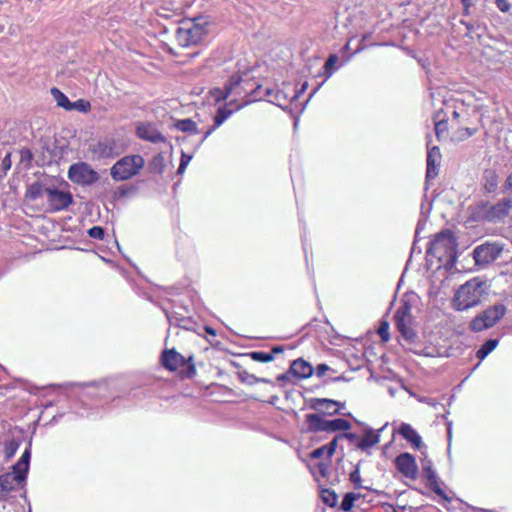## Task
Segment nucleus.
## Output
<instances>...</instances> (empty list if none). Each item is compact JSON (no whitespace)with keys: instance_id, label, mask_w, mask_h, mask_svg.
<instances>
[{"instance_id":"nucleus-59","label":"nucleus","mask_w":512,"mask_h":512,"mask_svg":"<svg viewBox=\"0 0 512 512\" xmlns=\"http://www.w3.org/2000/svg\"><path fill=\"white\" fill-rule=\"evenodd\" d=\"M342 380H343V377H342V376L337 377V378H335V379H334V381H342Z\"/></svg>"},{"instance_id":"nucleus-6","label":"nucleus","mask_w":512,"mask_h":512,"mask_svg":"<svg viewBox=\"0 0 512 512\" xmlns=\"http://www.w3.org/2000/svg\"><path fill=\"white\" fill-rule=\"evenodd\" d=\"M506 314V307L503 304H495L475 316L470 322V329L481 332L493 327Z\"/></svg>"},{"instance_id":"nucleus-4","label":"nucleus","mask_w":512,"mask_h":512,"mask_svg":"<svg viewBox=\"0 0 512 512\" xmlns=\"http://www.w3.org/2000/svg\"><path fill=\"white\" fill-rule=\"evenodd\" d=\"M396 327L406 342L407 349L415 354H422V351L416 347L417 334L412 328L411 306L408 302L402 303L394 316Z\"/></svg>"},{"instance_id":"nucleus-13","label":"nucleus","mask_w":512,"mask_h":512,"mask_svg":"<svg viewBox=\"0 0 512 512\" xmlns=\"http://www.w3.org/2000/svg\"><path fill=\"white\" fill-rule=\"evenodd\" d=\"M46 196L53 210L65 209L72 203V196L69 192L47 188Z\"/></svg>"},{"instance_id":"nucleus-58","label":"nucleus","mask_w":512,"mask_h":512,"mask_svg":"<svg viewBox=\"0 0 512 512\" xmlns=\"http://www.w3.org/2000/svg\"><path fill=\"white\" fill-rule=\"evenodd\" d=\"M306 88H307V83H304L303 86H302L301 91L303 92Z\"/></svg>"},{"instance_id":"nucleus-15","label":"nucleus","mask_w":512,"mask_h":512,"mask_svg":"<svg viewBox=\"0 0 512 512\" xmlns=\"http://www.w3.org/2000/svg\"><path fill=\"white\" fill-rule=\"evenodd\" d=\"M25 480L24 475L16 473H6L0 476V498H5L9 492L16 489Z\"/></svg>"},{"instance_id":"nucleus-56","label":"nucleus","mask_w":512,"mask_h":512,"mask_svg":"<svg viewBox=\"0 0 512 512\" xmlns=\"http://www.w3.org/2000/svg\"><path fill=\"white\" fill-rule=\"evenodd\" d=\"M458 117H459V113H458L457 111H454V112H453V118H455V119H456V118H458Z\"/></svg>"},{"instance_id":"nucleus-57","label":"nucleus","mask_w":512,"mask_h":512,"mask_svg":"<svg viewBox=\"0 0 512 512\" xmlns=\"http://www.w3.org/2000/svg\"><path fill=\"white\" fill-rule=\"evenodd\" d=\"M469 9L470 8H464V15H468L469 14Z\"/></svg>"},{"instance_id":"nucleus-19","label":"nucleus","mask_w":512,"mask_h":512,"mask_svg":"<svg viewBox=\"0 0 512 512\" xmlns=\"http://www.w3.org/2000/svg\"><path fill=\"white\" fill-rule=\"evenodd\" d=\"M310 408L328 415L336 414L339 411V402L327 398H314L310 402Z\"/></svg>"},{"instance_id":"nucleus-29","label":"nucleus","mask_w":512,"mask_h":512,"mask_svg":"<svg viewBox=\"0 0 512 512\" xmlns=\"http://www.w3.org/2000/svg\"><path fill=\"white\" fill-rule=\"evenodd\" d=\"M51 94L58 106L64 108L67 111L69 110L72 102L69 101L68 97L64 93H62L58 88H52Z\"/></svg>"},{"instance_id":"nucleus-25","label":"nucleus","mask_w":512,"mask_h":512,"mask_svg":"<svg viewBox=\"0 0 512 512\" xmlns=\"http://www.w3.org/2000/svg\"><path fill=\"white\" fill-rule=\"evenodd\" d=\"M350 428V422L345 419L337 418L333 420H327L326 432L347 431Z\"/></svg>"},{"instance_id":"nucleus-51","label":"nucleus","mask_w":512,"mask_h":512,"mask_svg":"<svg viewBox=\"0 0 512 512\" xmlns=\"http://www.w3.org/2000/svg\"><path fill=\"white\" fill-rule=\"evenodd\" d=\"M461 3H462L464 8H470L472 6V1L471 0H461Z\"/></svg>"},{"instance_id":"nucleus-55","label":"nucleus","mask_w":512,"mask_h":512,"mask_svg":"<svg viewBox=\"0 0 512 512\" xmlns=\"http://www.w3.org/2000/svg\"><path fill=\"white\" fill-rule=\"evenodd\" d=\"M206 331L209 333V334H212V335H215V331L211 328V327H207L206 328Z\"/></svg>"},{"instance_id":"nucleus-2","label":"nucleus","mask_w":512,"mask_h":512,"mask_svg":"<svg viewBox=\"0 0 512 512\" xmlns=\"http://www.w3.org/2000/svg\"><path fill=\"white\" fill-rule=\"evenodd\" d=\"M427 254L436 258L441 264L453 263L457 254V241L454 233L445 229L436 234L430 242Z\"/></svg>"},{"instance_id":"nucleus-26","label":"nucleus","mask_w":512,"mask_h":512,"mask_svg":"<svg viewBox=\"0 0 512 512\" xmlns=\"http://www.w3.org/2000/svg\"><path fill=\"white\" fill-rule=\"evenodd\" d=\"M175 128L179 131H182V132H187V133H190V134H197L199 133V130L197 128V124L191 120V119H182V120H178L176 123H175Z\"/></svg>"},{"instance_id":"nucleus-1","label":"nucleus","mask_w":512,"mask_h":512,"mask_svg":"<svg viewBox=\"0 0 512 512\" xmlns=\"http://www.w3.org/2000/svg\"><path fill=\"white\" fill-rule=\"evenodd\" d=\"M488 294L486 281L480 278H473L465 282L456 291L453 298V306L459 311L479 305L485 295Z\"/></svg>"},{"instance_id":"nucleus-42","label":"nucleus","mask_w":512,"mask_h":512,"mask_svg":"<svg viewBox=\"0 0 512 512\" xmlns=\"http://www.w3.org/2000/svg\"><path fill=\"white\" fill-rule=\"evenodd\" d=\"M495 5L503 13H508L512 7L507 0H495Z\"/></svg>"},{"instance_id":"nucleus-62","label":"nucleus","mask_w":512,"mask_h":512,"mask_svg":"<svg viewBox=\"0 0 512 512\" xmlns=\"http://www.w3.org/2000/svg\"><path fill=\"white\" fill-rule=\"evenodd\" d=\"M266 94H267V95H271V90H270V89H267V90H266Z\"/></svg>"},{"instance_id":"nucleus-32","label":"nucleus","mask_w":512,"mask_h":512,"mask_svg":"<svg viewBox=\"0 0 512 512\" xmlns=\"http://www.w3.org/2000/svg\"><path fill=\"white\" fill-rule=\"evenodd\" d=\"M359 498V494L355 493H347L345 494L342 503H341V509L345 512H348L352 509L354 505V501Z\"/></svg>"},{"instance_id":"nucleus-28","label":"nucleus","mask_w":512,"mask_h":512,"mask_svg":"<svg viewBox=\"0 0 512 512\" xmlns=\"http://www.w3.org/2000/svg\"><path fill=\"white\" fill-rule=\"evenodd\" d=\"M498 345V340L489 339L487 340L480 349L476 352L477 358L483 360L486 356H488Z\"/></svg>"},{"instance_id":"nucleus-31","label":"nucleus","mask_w":512,"mask_h":512,"mask_svg":"<svg viewBox=\"0 0 512 512\" xmlns=\"http://www.w3.org/2000/svg\"><path fill=\"white\" fill-rule=\"evenodd\" d=\"M251 359L261 363H267L274 359V356L270 352L255 351L250 353Z\"/></svg>"},{"instance_id":"nucleus-44","label":"nucleus","mask_w":512,"mask_h":512,"mask_svg":"<svg viewBox=\"0 0 512 512\" xmlns=\"http://www.w3.org/2000/svg\"><path fill=\"white\" fill-rule=\"evenodd\" d=\"M191 158L192 157L187 154H184V153L182 154L180 165L178 167L179 174H182L184 172V170L186 169L187 165L189 164Z\"/></svg>"},{"instance_id":"nucleus-61","label":"nucleus","mask_w":512,"mask_h":512,"mask_svg":"<svg viewBox=\"0 0 512 512\" xmlns=\"http://www.w3.org/2000/svg\"><path fill=\"white\" fill-rule=\"evenodd\" d=\"M275 400H277V397H276V396H274V397L272 398V400L270 401V403H274V402H275Z\"/></svg>"},{"instance_id":"nucleus-33","label":"nucleus","mask_w":512,"mask_h":512,"mask_svg":"<svg viewBox=\"0 0 512 512\" xmlns=\"http://www.w3.org/2000/svg\"><path fill=\"white\" fill-rule=\"evenodd\" d=\"M90 109H91L90 102L83 100V99H78L77 101L71 103L68 111L77 110V111L86 113V112L90 111Z\"/></svg>"},{"instance_id":"nucleus-64","label":"nucleus","mask_w":512,"mask_h":512,"mask_svg":"<svg viewBox=\"0 0 512 512\" xmlns=\"http://www.w3.org/2000/svg\"><path fill=\"white\" fill-rule=\"evenodd\" d=\"M392 512H398V511H396L395 509H393V510H392Z\"/></svg>"},{"instance_id":"nucleus-46","label":"nucleus","mask_w":512,"mask_h":512,"mask_svg":"<svg viewBox=\"0 0 512 512\" xmlns=\"http://www.w3.org/2000/svg\"><path fill=\"white\" fill-rule=\"evenodd\" d=\"M324 454H327V450L323 445V446L315 449L314 451H312L310 454V457L312 459H318V458L322 457Z\"/></svg>"},{"instance_id":"nucleus-40","label":"nucleus","mask_w":512,"mask_h":512,"mask_svg":"<svg viewBox=\"0 0 512 512\" xmlns=\"http://www.w3.org/2000/svg\"><path fill=\"white\" fill-rule=\"evenodd\" d=\"M447 132V123L444 121H439L435 123V133L438 139H441V137Z\"/></svg>"},{"instance_id":"nucleus-52","label":"nucleus","mask_w":512,"mask_h":512,"mask_svg":"<svg viewBox=\"0 0 512 512\" xmlns=\"http://www.w3.org/2000/svg\"><path fill=\"white\" fill-rule=\"evenodd\" d=\"M281 352H283V347H281V346H276V347H274V348L272 349V351H271L270 353H272V354L274 355L275 353H281Z\"/></svg>"},{"instance_id":"nucleus-9","label":"nucleus","mask_w":512,"mask_h":512,"mask_svg":"<svg viewBox=\"0 0 512 512\" xmlns=\"http://www.w3.org/2000/svg\"><path fill=\"white\" fill-rule=\"evenodd\" d=\"M69 179L77 184L91 185L98 181V173L86 162L72 164L68 170Z\"/></svg>"},{"instance_id":"nucleus-22","label":"nucleus","mask_w":512,"mask_h":512,"mask_svg":"<svg viewBox=\"0 0 512 512\" xmlns=\"http://www.w3.org/2000/svg\"><path fill=\"white\" fill-rule=\"evenodd\" d=\"M399 434L408 442L412 443L415 448H421L422 438L410 424L402 423L399 428Z\"/></svg>"},{"instance_id":"nucleus-23","label":"nucleus","mask_w":512,"mask_h":512,"mask_svg":"<svg viewBox=\"0 0 512 512\" xmlns=\"http://www.w3.org/2000/svg\"><path fill=\"white\" fill-rule=\"evenodd\" d=\"M308 430L311 432H326L327 420L323 419L319 414L306 415Z\"/></svg>"},{"instance_id":"nucleus-45","label":"nucleus","mask_w":512,"mask_h":512,"mask_svg":"<svg viewBox=\"0 0 512 512\" xmlns=\"http://www.w3.org/2000/svg\"><path fill=\"white\" fill-rule=\"evenodd\" d=\"M429 483H430V487L434 491V493H436L438 496H440V497H442L444 499H447L444 491L439 486L438 480H435V482H429Z\"/></svg>"},{"instance_id":"nucleus-63","label":"nucleus","mask_w":512,"mask_h":512,"mask_svg":"<svg viewBox=\"0 0 512 512\" xmlns=\"http://www.w3.org/2000/svg\"><path fill=\"white\" fill-rule=\"evenodd\" d=\"M3 30H4V27L0 26V32H2Z\"/></svg>"},{"instance_id":"nucleus-21","label":"nucleus","mask_w":512,"mask_h":512,"mask_svg":"<svg viewBox=\"0 0 512 512\" xmlns=\"http://www.w3.org/2000/svg\"><path fill=\"white\" fill-rule=\"evenodd\" d=\"M384 429V427H382L381 429L375 431L373 429H367L364 436L360 439V441L358 442L357 444V447L364 451V450H367L373 446H375L376 444L379 443L380 441V432Z\"/></svg>"},{"instance_id":"nucleus-20","label":"nucleus","mask_w":512,"mask_h":512,"mask_svg":"<svg viewBox=\"0 0 512 512\" xmlns=\"http://www.w3.org/2000/svg\"><path fill=\"white\" fill-rule=\"evenodd\" d=\"M290 372L299 379H305L313 374V367L309 362L299 358L291 363Z\"/></svg>"},{"instance_id":"nucleus-53","label":"nucleus","mask_w":512,"mask_h":512,"mask_svg":"<svg viewBox=\"0 0 512 512\" xmlns=\"http://www.w3.org/2000/svg\"><path fill=\"white\" fill-rule=\"evenodd\" d=\"M506 185L509 188H512V173L506 179Z\"/></svg>"},{"instance_id":"nucleus-8","label":"nucleus","mask_w":512,"mask_h":512,"mask_svg":"<svg viewBox=\"0 0 512 512\" xmlns=\"http://www.w3.org/2000/svg\"><path fill=\"white\" fill-rule=\"evenodd\" d=\"M504 250L502 242H485L473 251L475 263L479 266L488 265L497 260Z\"/></svg>"},{"instance_id":"nucleus-24","label":"nucleus","mask_w":512,"mask_h":512,"mask_svg":"<svg viewBox=\"0 0 512 512\" xmlns=\"http://www.w3.org/2000/svg\"><path fill=\"white\" fill-rule=\"evenodd\" d=\"M30 457L31 452L30 449L27 448L22 454L20 460L13 466V470L20 475H24V478H26L29 469Z\"/></svg>"},{"instance_id":"nucleus-5","label":"nucleus","mask_w":512,"mask_h":512,"mask_svg":"<svg viewBox=\"0 0 512 512\" xmlns=\"http://www.w3.org/2000/svg\"><path fill=\"white\" fill-rule=\"evenodd\" d=\"M145 161L141 155L125 156L118 160L111 168V176L116 181L128 180L139 173Z\"/></svg>"},{"instance_id":"nucleus-16","label":"nucleus","mask_w":512,"mask_h":512,"mask_svg":"<svg viewBox=\"0 0 512 512\" xmlns=\"http://www.w3.org/2000/svg\"><path fill=\"white\" fill-rule=\"evenodd\" d=\"M441 153L437 146L428 148L427 152V169L426 182L434 179L438 175L439 166L441 164Z\"/></svg>"},{"instance_id":"nucleus-50","label":"nucleus","mask_w":512,"mask_h":512,"mask_svg":"<svg viewBox=\"0 0 512 512\" xmlns=\"http://www.w3.org/2000/svg\"><path fill=\"white\" fill-rule=\"evenodd\" d=\"M339 437H341V438H347V439H348V440H350V441H353V440L357 439V435H356V434H354V433H345V434H343V435H339Z\"/></svg>"},{"instance_id":"nucleus-27","label":"nucleus","mask_w":512,"mask_h":512,"mask_svg":"<svg viewBox=\"0 0 512 512\" xmlns=\"http://www.w3.org/2000/svg\"><path fill=\"white\" fill-rule=\"evenodd\" d=\"M46 189L40 183L35 182L31 184L26 191V198L29 200H36L46 194Z\"/></svg>"},{"instance_id":"nucleus-14","label":"nucleus","mask_w":512,"mask_h":512,"mask_svg":"<svg viewBox=\"0 0 512 512\" xmlns=\"http://www.w3.org/2000/svg\"><path fill=\"white\" fill-rule=\"evenodd\" d=\"M512 209V198H504L492 205L486 211V218L489 221L497 222L504 219Z\"/></svg>"},{"instance_id":"nucleus-48","label":"nucleus","mask_w":512,"mask_h":512,"mask_svg":"<svg viewBox=\"0 0 512 512\" xmlns=\"http://www.w3.org/2000/svg\"><path fill=\"white\" fill-rule=\"evenodd\" d=\"M11 155L8 153L2 160L1 166L4 171H8L11 168Z\"/></svg>"},{"instance_id":"nucleus-41","label":"nucleus","mask_w":512,"mask_h":512,"mask_svg":"<svg viewBox=\"0 0 512 512\" xmlns=\"http://www.w3.org/2000/svg\"><path fill=\"white\" fill-rule=\"evenodd\" d=\"M17 449H18V443H16L15 441H11V442L7 443L5 446L6 456L8 458L13 457L14 454L16 453Z\"/></svg>"},{"instance_id":"nucleus-37","label":"nucleus","mask_w":512,"mask_h":512,"mask_svg":"<svg viewBox=\"0 0 512 512\" xmlns=\"http://www.w3.org/2000/svg\"><path fill=\"white\" fill-rule=\"evenodd\" d=\"M88 235L91 238L102 240L104 238V229L100 226H94L88 230Z\"/></svg>"},{"instance_id":"nucleus-47","label":"nucleus","mask_w":512,"mask_h":512,"mask_svg":"<svg viewBox=\"0 0 512 512\" xmlns=\"http://www.w3.org/2000/svg\"><path fill=\"white\" fill-rule=\"evenodd\" d=\"M329 366L322 363V364H319L317 367H316V375L317 377H322L328 370H329Z\"/></svg>"},{"instance_id":"nucleus-49","label":"nucleus","mask_w":512,"mask_h":512,"mask_svg":"<svg viewBox=\"0 0 512 512\" xmlns=\"http://www.w3.org/2000/svg\"><path fill=\"white\" fill-rule=\"evenodd\" d=\"M350 479L352 482H354L356 485H358L360 483V474H359V471L358 470H355L353 471L351 474H350Z\"/></svg>"},{"instance_id":"nucleus-18","label":"nucleus","mask_w":512,"mask_h":512,"mask_svg":"<svg viewBox=\"0 0 512 512\" xmlns=\"http://www.w3.org/2000/svg\"><path fill=\"white\" fill-rule=\"evenodd\" d=\"M252 100H246L241 104H236L233 108L228 109L226 107H220L214 117V126L205 132L201 142L205 141L207 137L213 132V130L219 127L235 110H239L244 105L250 103Z\"/></svg>"},{"instance_id":"nucleus-12","label":"nucleus","mask_w":512,"mask_h":512,"mask_svg":"<svg viewBox=\"0 0 512 512\" xmlns=\"http://www.w3.org/2000/svg\"><path fill=\"white\" fill-rule=\"evenodd\" d=\"M395 465L405 477L415 479L418 467L415 458L409 453H402L395 459Z\"/></svg>"},{"instance_id":"nucleus-17","label":"nucleus","mask_w":512,"mask_h":512,"mask_svg":"<svg viewBox=\"0 0 512 512\" xmlns=\"http://www.w3.org/2000/svg\"><path fill=\"white\" fill-rule=\"evenodd\" d=\"M136 133L140 139L152 143H160L165 141L164 136L149 123L138 124Z\"/></svg>"},{"instance_id":"nucleus-3","label":"nucleus","mask_w":512,"mask_h":512,"mask_svg":"<svg viewBox=\"0 0 512 512\" xmlns=\"http://www.w3.org/2000/svg\"><path fill=\"white\" fill-rule=\"evenodd\" d=\"M208 20L204 17L187 19L176 30V40L182 47L196 45L207 33Z\"/></svg>"},{"instance_id":"nucleus-7","label":"nucleus","mask_w":512,"mask_h":512,"mask_svg":"<svg viewBox=\"0 0 512 512\" xmlns=\"http://www.w3.org/2000/svg\"><path fill=\"white\" fill-rule=\"evenodd\" d=\"M248 86L249 82L242 75L234 74L223 89L216 88L212 91V94L216 101L225 100L231 95L237 97L247 96L249 93Z\"/></svg>"},{"instance_id":"nucleus-43","label":"nucleus","mask_w":512,"mask_h":512,"mask_svg":"<svg viewBox=\"0 0 512 512\" xmlns=\"http://www.w3.org/2000/svg\"><path fill=\"white\" fill-rule=\"evenodd\" d=\"M339 438H340L339 436H336L329 444L324 445V447L327 450L328 458H331L333 456V454L335 453V450L337 447V442H338Z\"/></svg>"},{"instance_id":"nucleus-36","label":"nucleus","mask_w":512,"mask_h":512,"mask_svg":"<svg viewBox=\"0 0 512 512\" xmlns=\"http://www.w3.org/2000/svg\"><path fill=\"white\" fill-rule=\"evenodd\" d=\"M423 472L429 482H435V480H438L437 474L433 470L430 462L423 465Z\"/></svg>"},{"instance_id":"nucleus-11","label":"nucleus","mask_w":512,"mask_h":512,"mask_svg":"<svg viewBox=\"0 0 512 512\" xmlns=\"http://www.w3.org/2000/svg\"><path fill=\"white\" fill-rule=\"evenodd\" d=\"M93 159L114 158L119 154L116 142L113 139L98 141L89 146Z\"/></svg>"},{"instance_id":"nucleus-35","label":"nucleus","mask_w":512,"mask_h":512,"mask_svg":"<svg viewBox=\"0 0 512 512\" xmlns=\"http://www.w3.org/2000/svg\"><path fill=\"white\" fill-rule=\"evenodd\" d=\"M378 335L382 339V341L387 342L390 339L389 335V323L387 321H382L378 328Z\"/></svg>"},{"instance_id":"nucleus-38","label":"nucleus","mask_w":512,"mask_h":512,"mask_svg":"<svg viewBox=\"0 0 512 512\" xmlns=\"http://www.w3.org/2000/svg\"><path fill=\"white\" fill-rule=\"evenodd\" d=\"M338 57L335 54H332L328 57L327 61L325 62L324 68L326 72L328 73V76L332 75V68L337 63Z\"/></svg>"},{"instance_id":"nucleus-54","label":"nucleus","mask_w":512,"mask_h":512,"mask_svg":"<svg viewBox=\"0 0 512 512\" xmlns=\"http://www.w3.org/2000/svg\"><path fill=\"white\" fill-rule=\"evenodd\" d=\"M254 381L255 382H269V380L265 379V378H257V377H253Z\"/></svg>"},{"instance_id":"nucleus-60","label":"nucleus","mask_w":512,"mask_h":512,"mask_svg":"<svg viewBox=\"0 0 512 512\" xmlns=\"http://www.w3.org/2000/svg\"><path fill=\"white\" fill-rule=\"evenodd\" d=\"M235 101H236V99H233L231 102H229V105H230V106H233V105H234V103H235Z\"/></svg>"},{"instance_id":"nucleus-39","label":"nucleus","mask_w":512,"mask_h":512,"mask_svg":"<svg viewBox=\"0 0 512 512\" xmlns=\"http://www.w3.org/2000/svg\"><path fill=\"white\" fill-rule=\"evenodd\" d=\"M476 133V129H471V128H463V129H459L457 131V138L459 140H464V139H467L471 136H473L474 134Z\"/></svg>"},{"instance_id":"nucleus-10","label":"nucleus","mask_w":512,"mask_h":512,"mask_svg":"<svg viewBox=\"0 0 512 512\" xmlns=\"http://www.w3.org/2000/svg\"><path fill=\"white\" fill-rule=\"evenodd\" d=\"M161 362L162 365L170 371H176L187 365L188 374L195 373L194 366L192 364H188L185 357L174 349L164 350L161 355Z\"/></svg>"},{"instance_id":"nucleus-30","label":"nucleus","mask_w":512,"mask_h":512,"mask_svg":"<svg viewBox=\"0 0 512 512\" xmlns=\"http://www.w3.org/2000/svg\"><path fill=\"white\" fill-rule=\"evenodd\" d=\"M321 499L328 506L334 507L337 504L338 496L334 491L330 489H323L321 491Z\"/></svg>"},{"instance_id":"nucleus-34","label":"nucleus","mask_w":512,"mask_h":512,"mask_svg":"<svg viewBox=\"0 0 512 512\" xmlns=\"http://www.w3.org/2000/svg\"><path fill=\"white\" fill-rule=\"evenodd\" d=\"M20 154V163L24 164L26 168H29L31 166L32 160H33V154L30 149L28 148H22L19 151Z\"/></svg>"}]
</instances>
